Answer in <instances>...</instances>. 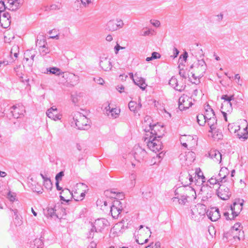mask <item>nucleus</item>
Listing matches in <instances>:
<instances>
[{
	"instance_id": "nucleus-64",
	"label": "nucleus",
	"mask_w": 248,
	"mask_h": 248,
	"mask_svg": "<svg viewBox=\"0 0 248 248\" xmlns=\"http://www.w3.org/2000/svg\"><path fill=\"white\" fill-rule=\"evenodd\" d=\"M182 56L183 57L184 61L186 62L188 57L187 53L186 52H185Z\"/></svg>"
},
{
	"instance_id": "nucleus-41",
	"label": "nucleus",
	"mask_w": 248,
	"mask_h": 248,
	"mask_svg": "<svg viewBox=\"0 0 248 248\" xmlns=\"http://www.w3.org/2000/svg\"><path fill=\"white\" fill-rule=\"evenodd\" d=\"M208 182L211 185H214L215 184H218L220 186L221 183L218 177L215 176H213L210 179H209Z\"/></svg>"
},
{
	"instance_id": "nucleus-23",
	"label": "nucleus",
	"mask_w": 248,
	"mask_h": 248,
	"mask_svg": "<svg viewBox=\"0 0 248 248\" xmlns=\"http://www.w3.org/2000/svg\"><path fill=\"white\" fill-rule=\"evenodd\" d=\"M133 82L142 90H145L147 86L145 83V79L141 77H139L137 74H135V79H133Z\"/></svg>"
},
{
	"instance_id": "nucleus-28",
	"label": "nucleus",
	"mask_w": 248,
	"mask_h": 248,
	"mask_svg": "<svg viewBox=\"0 0 248 248\" xmlns=\"http://www.w3.org/2000/svg\"><path fill=\"white\" fill-rule=\"evenodd\" d=\"M47 73L54 74L56 76H62L63 78V73H65V72H62L59 68L53 67L47 68Z\"/></svg>"
},
{
	"instance_id": "nucleus-21",
	"label": "nucleus",
	"mask_w": 248,
	"mask_h": 248,
	"mask_svg": "<svg viewBox=\"0 0 248 248\" xmlns=\"http://www.w3.org/2000/svg\"><path fill=\"white\" fill-rule=\"evenodd\" d=\"M180 180L183 185V186H188L194 182L193 177L190 173H186L181 175L180 177Z\"/></svg>"
},
{
	"instance_id": "nucleus-6",
	"label": "nucleus",
	"mask_w": 248,
	"mask_h": 248,
	"mask_svg": "<svg viewBox=\"0 0 248 248\" xmlns=\"http://www.w3.org/2000/svg\"><path fill=\"white\" fill-rule=\"evenodd\" d=\"M190 68H194V72L198 76H203L206 70V65L203 59L198 60L197 63L191 66Z\"/></svg>"
},
{
	"instance_id": "nucleus-43",
	"label": "nucleus",
	"mask_w": 248,
	"mask_h": 248,
	"mask_svg": "<svg viewBox=\"0 0 248 248\" xmlns=\"http://www.w3.org/2000/svg\"><path fill=\"white\" fill-rule=\"evenodd\" d=\"M195 177H197L198 179H201L202 182H205V177L203 176V173L200 170L199 171L197 170L194 172Z\"/></svg>"
},
{
	"instance_id": "nucleus-57",
	"label": "nucleus",
	"mask_w": 248,
	"mask_h": 248,
	"mask_svg": "<svg viewBox=\"0 0 248 248\" xmlns=\"http://www.w3.org/2000/svg\"><path fill=\"white\" fill-rule=\"evenodd\" d=\"M124 47L120 46V45L118 44H117V45L114 47V50H115V53L116 54H117L118 53L119 50L120 49H124Z\"/></svg>"
},
{
	"instance_id": "nucleus-44",
	"label": "nucleus",
	"mask_w": 248,
	"mask_h": 248,
	"mask_svg": "<svg viewBox=\"0 0 248 248\" xmlns=\"http://www.w3.org/2000/svg\"><path fill=\"white\" fill-rule=\"evenodd\" d=\"M105 193L107 196H109L111 198H116V196H117L118 194H121L120 193H118L117 192L114 191V190H107L105 191Z\"/></svg>"
},
{
	"instance_id": "nucleus-46",
	"label": "nucleus",
	"mask_w": 248,
	"mask_h": 248,
	"mask_svg": "<svg viewBox=\"0 0 248 248\" xmlns=\"http://www.w3.org/2000/svg\"><path fill=\"white\" fill-rule=\"evenodd\" d=\"M137 178V175L135 173H132L130 176L129 179L131 181V186L132 187L134 186L135 185V181Z\"/></svg>"
},
{
	"instance_id": "nucleus-11",
	"label": "nucleus",
	"mask_w": 248,
	"mask_h": 248,
	"mask_svg": "<svg viewBox=\"0 0 248 248\" xmlns=\"http://www.w3.org/2000/svg\"><path fill=\"white\" fill-rule=\"evenodd\" d=\"M217 195L221 199L227 200L229 199L231 194L229 188L227 186L220 185L217 192Z\"/></svg>"
},
{
	"instance_id": "nucleus-52",
	"label": "nucleus",
	"mask_w": 248,
	"mask_h": 248,
	"mask_svg": "<svg viewBox=\"0 0 248 248\" xmlns=\"http://www.w3.org/2000/svg\"><path fill=\"white\" fill-rule=\"evenodd\" d=\"M7 198L12 202H13L16 199V195L14 193H12L9 192L7 195Z\"/></svg>"
},
{
	"instance_id": "nucleus-62",
	"label": "nucleus",
	"mask_w": 248,
	"mask_h": 248,
	"mask_svg": "<svg viewBox=\"0 0 248 248\" xmlns=\"http://www.w3.org/2000/svg\"><path fill=\"white\" fill-rule=\"evenodd\" d=\"M96 244L95 242L92 241L89 245L88 248H96Z\"/></svg>"
},
{
	"instance_id": "nucleus-58",
	"label": "nucleus",
	"mask_w": 248,
	"mask_h": 248,
	"mask_svg": "<svg viewBox=\"0 0 248 248\" xmlns=\"http://www.w3.org/2000/svg\"><path fill=\"white\" fill-rule=\"evenodd\" d=\"M232 124H229L228 125V129L230 130V131L231 132H234V133H236V131L238 130L236 128H235L234 130L232 128ZM238 130H239V129H238Z\"/></svg>"
},
{
	"instance_id": "nucleus-31",
	"label": "nucleus",
	"mask_w": 248,
	"mask_h": 248,
	"mask_svg": "<svg viewBox=\"0 0 248 248\" xmlns=\"http://www.w3.org/2000/svg\"><path fill=\"white\" fill-rule=\"evenodd\" d=\"M106 29L111 31L118 30L117 24H116V21L114 20H111L108 22Z\"/></svg>"
},
{
	"instance_id": "nucleus-30",
	"label": "nucleus",
	"mask_w": 248,
	"mask_h": 248,
	"mask_svg": "<svg viewBox=\"0 0 248 248\" xmlns=\"http://www.w3.org/2000/svg\"><path fill=\"white\" fill-rule=\"evenodd\" d=\"M40 175L44 180V186L48 190H51L52 188V183L50 180V179L48 177L43 175L42 173H40Z\"/></svg>"
},
{
	"instance_id": "nucleus-60",
	"label": "nucleus",
	"mask_w": 248,
	"mask_h": 248,
	"mask_svg": "<svg viewBox=\"0 0 248 248\" xmlns=\"http://www.w3.org/2000/svg\"><path fill=\"white\" fill-rule=\"evenodd\" d=\"M173 57L174 58H175L177 56V55H178L179 53V50L175 47H174L173 49Z\"/></svg>"
},
{
	"instance_id": "nucleus-18",
	"label": "nucleus",
	"mask_w": 248,
	"mask_h": 248,
	"mask_svg": "<svg viewBox=\"0 0 248 248\" xmlns=\"http://www.w3.org/2000/svg\"><path fill=\"white\" fill-rule=\"evenodd\" d=\"M99 65L105 71H110L112 67L110 60L106 57L100 58Z\"/></svg>"
},
{
	"instance_id": "nucleus-15",
	"label": "nucleus",
	"mask_w": 248,
	"mask_h": 248,
	"mask_svg": "<svg viewBox=\"0 0 248 248\" xmlns=\"http://www.w3.org/2000/svg\"><path fill=\"white\" fill-rule=\"evenodd\" d=\"M46 114L47 117L54 121L60 120L62 118V115L58 113L57 108L54 106L48 109Z\"/></svg>"
},
{
	"instance_id": "nucleus-7",
	"label": "nucleus",
	"mask_w": 248,
	"mask_h": 248,
	"mask_svg": "<svg viewBox=\"0 0 248 248\" xmlns=\"http://www.w3.org/2000/svg\"><path fill=\"white\" fill-rule=\"evenodd\" d=\"M135 159L138 162L142 161L147 155L146 151L139 145H135L133 149Z\"/></svg>"
},
{
	"instance_id": "nucleus-29",
	"label": "nucleus",
	"mask_w": 248,
	"mask_h": 248,
	"mask_svg": "<svg viewBox=\"0 0 248 248\" xmlns=\"http://www.w3.org/2000/svg\"><path fill=\"white\" fill-rule=\"evenodd\" d=\"M205 112L203 114L206 119L212 117H216L215 112L210 106L208 104L206 105L204 107Z\"/></svg>"
},
{
	"instance_id": "nucleus-48",
	"label": "nucleus",
	"mask_w": 248,
	"mask_h": 248,
	"mask_svg": "<svg viewBox=\"0 0 248 248\" xmlns=\"http://www.w3.org/2000/svg\"><path fill=\"white\" fill-rule=\"evenodd\" d=\"M221 98L224 100V101L231 102L232 100H234V96L231 95L229 96L227 95H223Z\"/></svg>"
},
{
	"instance_id": "nucleus-26",
	"label": "nucleus",
	"mask_w": 248,
	"mask_h": 248,
	"mask_svg": "<svg viewBox=\"0 0 248 248\" xmlns=\"http://www.w3.org/2000/svg\"><path fill=\"white\" fill-rule=\"evenodd\" d=\"M42 41L40 40L39 42H38V40L36 41V45H40L39 46V51L41 54L43 56L46 55V54L48 53L50 51L49 49L46 46V43L43 40V45L41 44Z\"/></svg>"
},
{
	"instance_id": "nucleus-53",
	"label": "nucleus",
	"mask_w": 248,
	"mask_h": 248,
	"mask_svg": "<svg viewBox=\"0 0 248 248\" xmlns=\"http://www.w3.org/2000/svg\"><path fill=\"white\" fill-rule=\"evenodd\" d=\"M152 58L153 60L159 59L161 57V55L156 52H153L152 53Z\"/></svg>"
},
{
	"instance_id": "nucleus-14",
	"label": "nucleus",
	"mask_w": 248,
	"mask_h": 248,
	"mask_svg": "<svg viewBox=\"0 0 248 248\" xmlns=\"http://www.w3.org/2000/svg\"><path fill=\"white\" fill-rule=\"evenodd\" d=\"M206 214L208 218L212 221L217 220L220 217L219 209L216 207H213L207 210Z\"/></svg>"
},
{
	"instance_id": "nucleus-38",
	"label": "nucleus",
	"mask_w": 248,
	"mask_h": 248,
	"mask_svg": "<svg viewBox=\"0 0 248 248\" xmlns=\"http://www.w3.org/2000/svg\"><path fill=\"white\" fill-rule=\"evenodd\" d=\"M14 71L20 78H23V68L21 65H17L14 68Z\"/></svg>"
},
{
	"instance_id": "nucleus-32",
	"label": "nucleus",
	"mask_w": 248,
	"mask_h": 248,
	"mask_svg": "<svg viewBox=\"0 0 248 248\" xmlns=\"http://www.w3.org/2000/svg\"><path fill=\"white\" fill-rule=\"evenodd\" d=\"M143 225H140V228H139V231H138V233H140L138 234V238L136 239L137 242L140 245H142L144 243H146L148 241V238H145V239H144L143 240L141 238H140V236H141V233H142V231L141 230V229L142 228H143Z\"/></svg>"
},
{
	"instance_id": "nucleus-40",
	"label": "nucleus",
	"mask_w": 248,
	"mask_h": 248,
	"mask_svg": "<svg viewBox=\"0 0 248 248\" xmlns=\"http://www.w3.org/2000/svg\"><path fill=\"white\" fill-rule=\"evenodd\" d=\"M128 107L131 111H133L134 113L138 112L137 109V102L133 101H130L128 104Z\"/></svg>"
},
{
	"instance_id": "nucleus-59",
	"label": "nucleus",
	"mask_w": 248,
	"mask_h": 248,
	"mask_svg": "<svg viewBox=\"0 0 248 248\" xmlns=\"http://www.w3.org/2000/svg\"><path fill=\"white\" fill-rule=\"evenodd\" d=\"M151 23L152 24V25L153 26H154L156 27H158L160 25V21L158 20L154 21L153 22H152Z\"/></svg>"
},
{
	"instance_id": "nucleus-2",
	"label": "nucleus",
	"mask_w": 248,
	"mask_h": 248,
	"mask_svg": "<svg viewBox=\"0 0 248 248\" xmlns=\"http://www.w3.org/2000/svg\"><path fill=\"white\" fill-rule=\"evenodd\" d=\"M73 120L76 127L80 130H87L90 127V122L84 115L76 112L73 115Z\"/></svg>"
},
{
	"instance_id": "nucleus-35",
	"label": "nucleus",
	"mask_w": 248,
	"mask_h": 248,
	"mask_svg": "<svg viewBox=\"0 0 248 248\" xmlns=\"http://www.w3.org/2000/svg\"><path fill=\"white\" fill-rule=\"evenodd\" d=\"M206 119L202 114H199L197 115V121L198 124L201 126L204 125L206 123Z\"/></svg>"
},
{
	"instance_id": "nucleus-4",
	"label": "nucleus",
	"mask_w": 248,
	"mask_h": 248,
	"mask_svg": "<svg viewBox=\"0 0 248 248\" xmlns=\"http://www.w3.org/2000/svg\"><path fill=\"white\" fill-rule=\"evenodd\" d=\"M123 209L122 202L119 200H115L110 206V212L114 219L119 217Z\"/></svg>"
},
{
	"instance_id": "nucleus-47",
	"label": "nucleus",
	"mask_w": 248,
	"mask_h": 248,
	"mask_svg": "<svg viewBox=\"0 0 248 248\" xmlns=\"http://www.w3.org/2000/svg\"><path fill=\"white\" fill-rule=\"evenodd\" d=\"M7 9V0L6 1H0V13L3 12V11Z\"/></svg>"
},
{
	"instance_id": "nucleus-63",
	"label": "nucleus",
	"mask_w": 248,
	"mask_h": 248,
	"mask_svg": "<svg viewBox=\"0 0 248 248\" xmlns=\"http://www.w3.org/2000/svg\"><path fill=\"white\" fill-rule=\"evenodd\" d=\"M239 139H247L248 137V134L247 133H245L243 134V135H240L239 134H238Z\"/></svg>"
},
{
	"instance_id": "nucleus-34",
	"label": "nucleus",
	"mask_w": 248,
	"mask_h": 248,
	"mask_svg": "<svg viewBox=\"0 0 248 248\" xmlns=\"http://www.w3.org/2000/svg\"><path fill=\"white\" fill-rule=\"evenodd\" d=\"M172 200L173 202L177 201L181 205H185L187 202V198L183 194H181L180 198L174 197Z\"/></svg>"
},
{
	"instance_id": "nucleus-20",
	"label": "nucleus",
	"mask_w": 248,
	"mask_h": 248,
	"mask_svg": "<svg viewBox=\"0 0 248 248\" xmlns=\"http://www.w3.org/2000/svg\"><path fill=\"white\" fill-rule=\"evenodd\" d=\"M207 125L210 127L209 132L216 133L217 132V119L216 117L208 118L206 120Z\"/></svg>"
},
{
	"instance_id": "nucleus-42",
	"label": "nucleus",
	"mask_w": 248,
	"mask_h": 248,
	"mask_svg": "<svg viewBox=\"0 0 248 248\" xmlns=\"http://www.w3.org/2000/svg\"><path fill=\"white\" fill-rule=\"evenodd\" d=\"M153 34V31L146 28L145 29H143L141 31V32H140V35L141 36H149L150 35H152Z\"/></svg>"
},
{
	"instance_id": "nucleus-61",
	"label": "nucleus",
	"mask_w": 248,
	"mask_h": 248,
	"mask_svg": "<svg viewBox=\"0 0 248 248\" xmlns=\"http://www.w3.org/2000/svg\"><path fill=\"white\" fill-rule=\"evenodd\" d=\"M234 79H237V81H236V82L239 85H241V83H240V76L239 74H236L234 76Z\"/></svg>"
},
{
	"instance_id": "nucleus-17",
	"label": "nucleus",
	"mask_w": 248,
	"mask_h": 248,
	"mask_svg": "<svg viewBox=\"0 0 248 248\" xmlns=\"http://www.w3.org/2000/svg\"><path fill=\"white\" fill-rule=\"evenodd\" d=\"M169 84L175 90L179 92L184 91L186 87V85L184 83H179L178 80L174 77L170 79Z\"/></svg>"
},
{
	"instance_id": "nucleus-13",
	"label": "nucleus",
	"mask_w": 248,
	"mask_h": 248,
	"mask_svg": "<svg viewBox=\"0 0 248 248\" xmlns=\"http://www.w3.org/2000/svg\"><path fill=\"white\" fill-rule=\"evenodd\" d=\"M179 191H183V194L188 199H194L196 198V192L193 188L189 186H182L179 188Z\"/></svg>"
},
{
	"instance_id": "nucleus-27",
	"label": "nucleus",
	"mask_w": 248,
	"mask_h": 248,
	"mask_svg": "<svg viewBox=\"0 0 248 248\" xmlns=\"http://www.w3.org/2000/svg\"><path fill=\"white\" fill-rule=\"evenodd\" d=\"M36 52L35 51L32 50H27L24 53V60H25L27 62L30 61V63L32 64Z\"/></svg>"
},
{
	"instance_id": "nucleus-5",
	"label": "nucleus",
	"mask_w": 248,
	"mask_h": 248,
	"mask_svg": "<svg viewBox=\"0 0 248 248\" xmlns=\"http://www.w3.org/2000/svg\"><path fill=\"white\" fill-rule=\"evenodd\" d=\"M193 100L191 97L183 94L179 99V108L182 110L189 108L193 105Z\"/></svg>"
},
{
	"instance_id": "nucleus-49",
	"label": "nucleus",
	"mask_w": 248,
	"mask_h": 248,
	"mask_svg": "<svg viewBox=\"0 0 248 248\" xmlns=\"http://www.w3.org/2000/svg\"><path fill=\"white\" fill-rule=\"evenodd\" d=\"M116 24H117L118 30L123 27L124 23L121 19L117 18L116 20Z\"/></svg>"
},
{
	"instance_id": "nucleus-51",
	"label": "nucleus",
	"mask_w": 248,
	"mask_h": 248,
	"mask_svg": "<svg viewBox=\"0 0 248 248\" xmlns=\"http://www.w3.org/2000/svg\"><path fill=\"white\" fill-rule=\"evenodd\" d=\"M63 176H64L63 171H60L56 175V177H55L56 181L57 182H59V181H61L62 180V178Z\"/></svg>"
},
{
	"instance_id": "nucleus-54",
	"label": "nucleus",
	"mask_w": 248,
	"mask_h": 248,
	"mask_svg": "<svg viewBox=\"0 0 248 248\" xmlns=\"http://www.w3.org/2000/svg\"><path fill=\"white\" fill-rule=\"evenodd\" d=\"M61 4L58 3V4H54L50 5L49 9L50 10H56L60 9L61 8Z\"/></svg>"
},
{
	"instance_id": "nucleus-25",
	"label": "nucleus",
	"mask_w": 248,
	"mask_h": 248,
	"mask_svg": "<svg viewBox=\"0 0 248 248\" xmlns=\"http://www.w3.org/2000/svg\"><path fill=\"white\" fill-rule=\"evenodd\" d=\"M210 157L215 161L221 163L222 160V155L217 150H212L209 153Z\"/></svg>"
},
{
	"instance_id": "nucleus-3",
	"label": "nucleus",
	"mask_w": 248,
	"mask_h": 248,
	"mask_svg": "<svg viewBox=\"0 0 248 248\" xmlns=\"http://www.w3.org/2000/svg\"><path fill=\"white\" fill-rule=\"evenodd\" d=\"M206 207L203 204L198 203L191 209V217L195 220H198L206 213Z\"/></svg>"
},
{
	"instance_id": "nucleus-50",
	"label": "nucleus",
	"mask_w": 248,
	"mask_h": 248,
	"mask_svg": "<svg viewBox=\"0 0 248 248\" xmlns=\"http://www.w3.org/2000/svg\"><path fill=\"white\" fill-rule=\"evenodd\" d=\"M145 248H161L160 242H156L155 244L152 243L150 245L147 246Z\"/></svg>"
},
{
	"instance_id": "nucleus-39",
	"label": "nucleus",
	"mask_w": 248,
	"mask_h": 248,
	"mask_svg": "<svg viewBox=\"0 0 248 248\" xmlns=\"http://www.w3.org/2000/svg\"><path fill=\"white\" fill-rule=\"evenodd\" d=\"M120 112V110L117 108H112L109 112V116L110 115L113 118L117 117Z\"/></svg>"
},
{
	"instance_id": "nucleus-10",
	"label": "nucleus",
	"mask_w": 248,
	"mask_h": 248,
	"mask_svg": "<svg viewBox=\"0 0 248 248\" xmlns=\"http://www.w3.org/2000/svg\"><path fill=\"white\" fill-rule=\"evenodd\" d=\"M63 81L68 82L71 86H75L79 83V78L78 76L71 73L65 72L63 74Z\"/></svg>"
},
{
	"instance_id": "nucleus-45",
	"label": "nucleus",
	"mask_w": 248,
	"mask_h": 248,
	"mask_svg": "<svg viewBox=\"0 0 248 248\" xmlns=\"http://www.w3.org/2000/svg\"><path fill=\"white\" fill-rule=\"evenodd\" d=\"M97 233L98 232H96L95 230L93 227H92V228L91 229L90 231L87 234V238L89 239H93L94 236H96V234H97Z\"/></svg>"
},
{
	"instance_id": "nucleus-9",
	"label": "nucleus",
	"mask_w": 248,
	"mask_h": 248,
	"mask_svg": "<svg viewBox=\"0 0 248 248\" xmlns=\"http://www.w3.org/2000/svg\"><path fill=\"white\" fill-rule=\"evenodd\" d=\"M108 225L109 222L106 219L98 218L95 220L93 227L95 230L96 232H102Z\"/></svg>"
},
{
	"instance_id": "nucleus-33",
	"label": "nucleus",
	"mask_w": 248,
	"mask_h": 248,
	"mask_svg": "<svg viewBox=\"0 0 248 248\" xmlns=\"http://www.w3.org/2000/svg\"><path fill=\"white\" fill-rule=\"evenodd\" d=\"M232 110V103L231 102L224 101L222 104L221 110L228 112H231Z\"/></svg>"
},
{
	"instance_id": "nucleus-37",
	"label": "nucleus",
	"mask_w": 248,
	"mask_h": 248,
	"mask_svg": "<svg viewBox=\"0 0 248 248\" xmlns=\"http://www.w3.org/2000/svg\"><path fill=\"white\" fill-rule=\"evenodd\" d=\"M10 16L9 13L6 12H3L0 13V22L1 20L7 21L8 23H10V21L9 19L10 18Z\"/></svg>"
},
{
	"instance_id": "nucleus-16",
	"label": "nucleus",
	"mask_w": 248,
	"mask_h": 248,
	"mask_svg": "<svg viewBox=\"0 0 248 248\" xmlns=\"http://www.w3.org/2000/svg\"><path fill=\"white\" fill-rule=\"evenodd\" d=\"M23 2V0H7V9L12 11H16L21 6Z\"/></svg>"
},
{
	"instance_id": "nucleus-56",
	"label": "nucleus",
	"mask_w": 248,
	"mask_h": 248,
	"mask_svg": "<svg viewBox=\"0 0 248 248\" xmlns=\"http://www.w3.org/2000/svg\"><path fill=\"white\" fill-rule=\"evenodd\" d=\"M179 73L181 77H182L185 79L186 78V77H187L186 74V71L184 70L180 69Z\"/></svg>"
},
{
	"instance_id": "nucleus-1",
	"label": "nucleus",
	"mask_w": 248,
	"mask_h": 248,
	"mask_svg": "<svg viewBox=\"0 0 248 248\" xmlns=\"http://www.w3.org/2000/svg\"><path fill=\"white\" fill-rule=\"evenodd\" d=\"M145 119L143 124L145 126L144 130L146 132H149V135L146 134V137L144 138V142L151 151L155 153L158 152L162 149V142L159 139L163 135L160 132V129L162 130L163 127L156 124L151 125L150 123L148 124L147 121L150 119L148 116Z\"/></svg>"
},
{
	"instance_id": "nucleus-19",
	"label": "nucleus",
	"mask_w": 248,
	"mask_h": 248,
	"mask_svg": "<svg viewBox=\"0 0 248 248\" xmlns=\"http://www.w3.org/2000/svg\"><path fill=\"white\" fill-rule=\"evenodd\" d=\"M195 154L193 152H188L185 155H180V159L185 161V164L186 165H190L195 160Z\"/></svg>"
},
{
	"instance_id": "nucleus-24",
	"label": "nucleus",
	"mask_w": 248,
	"mask_h": 248,
	"mask_svg": "<svg viewBox=\"0 0 248 248\" xmlns=\"http://www.w3.org/2000/svg\"><path fill=\"white\" fill-rule=\"evenodd\" d=\"M57 206H55L54 207H49L47 208V209L44 211V214L45 216L47 217H56L59 218V215L58 213H56V211L57 210Z\"/></svg>"
},
{
	"instance_id": "nucleus-36",
	"label": "nucleus",
	"mask_w": 248,
	"mask_h": 248,
	"mask_svg": "<svg viewBox=\"0 0 248 248\" xmlns=\"http://www.w3.org/2000/svg\"><path fill=\"white\" fill-rule=\"evenodd\" d=\"M184 138L186 140L188 144L192 146L196 144L197 139L196 138H194L193 136L190 135H185Z\"/></svg>"
},
{
	"instance_id": "nucleus-12",
	"label": "nucleus",
	"mask_w": 248,
	"mask_h": 248,
	"mask_svg": "<svg viewBox=\"0 0 248 248\" xmlns=\"http://www.w3.org/2000/svg\"><path fill=\"white\" fill-rule=\"evenodd\" d=\"M25 112L24 107L21 104L14 105L11 108V112L15 118H18Z\"/></svg>"
},
{
	"instance_id": "nucleus-22",
	"label": "nucleus",
	"mask_w": 248,
	"mask_h": 248,
	"mask_svg": "<svg viewBox=\"0 0 248 248\" xmlns=\"http://www.w3.org/2000/svg\"><path fill=\"white\" fill-rule=\"evenodd\" d=\"M229 174V171L226 167H222L220 169L217 177L221 184L227 182V176Z\"/></svg>"
},
{
	"instance_id": "nucleus-55",
	"label": "nucleus",
	"mask_w": 248,
	"mask_h": 248,
	"mask_svg": "<svg viewBox=\"0 0 248 248\" xmlns=\"http://www.w3.org/2000/svg\"><path fill=\"white\" fill-rule=\"evenodd\" d=\"M81 3L85 6L87 7L91 3L92 0H80Z\"/></svg>"
},
{
	"instance_id": "nucleus-8",
	"label": "nucleus",
	"mask_w": 248,
	"mask_h": 248,
	"mask_svg": "<svg viewBox=\"0 0 248 248\" xmlns=\"http://www.w3.org/2000/svg\"><path fill=\"white\" fill-rule=\"evenodd\" d=\"M244 201L243 200H238L235 201L233 204L231 206V210L232 214V218H234L237 217L243 208Z\"/></svg>"
}]
</instances>
